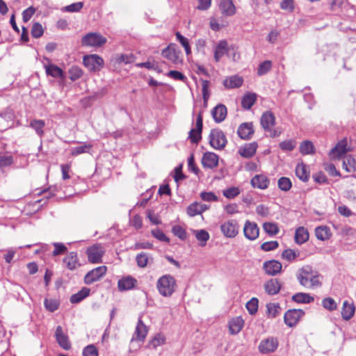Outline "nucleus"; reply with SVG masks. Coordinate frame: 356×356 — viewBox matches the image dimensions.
I'll return each instance as SVG.
<instances>
[{
    "instance_id": "nucleus-15",
    "label": "nucleus",
    "mask_w": 356,
    "mask_h": 356,
    "mask_svg": "<svg viewBox=\"0 0 356 356\" xmlns=\"http://www.w3.org/2000/svg\"><path fill=\"white\" fill-rule=\"evenodd\" d=\"M282 264L276 260H270L265 261L263 265V268L265 273L268 275H275L280 273L282 270Z\"/></svg>"
},
{
    "instance_id": "nucleus-40",
    "label": "nucleus",
    "mask_w": 356,
    "mask_h": 356,
    "mask_svg": "<svg viewBox=\"0 0 356 356\" xmlns=\"http://www.w3.org/2000/svg\"><path fill=\"white\" fill-rule=\"evenodd\" d=\"M343 168L348 172L356 171V159L351 156H347L343 161Z\"/></svg>"
},
{
    "instance_id": "nucleus-43",
    "label": "nucleus",
    "mask_w": 356,
    "mask_h": 356,
    "mask_svg": "<svg viewBox=\"0 0 356 356\" xmlns=\"http://www.w3.org/2000/svg\"><path fill=\"white\" fill-rule=\"evenodd\" d=\"M300 152L302 154H313L315 152L314 146L311 141L305 140L300 145Z\"/></svg>"
},
{
    "instance_id": "nucleus-56",
    "label": "nucleus",
    "mask_w": 356,
    "mask_h": 356,
    "mask_svg": "<svg viewBox=\"0 0 356 356\" xmlns=\"http://www.w3.org/2000/svg\"><path fill=\"white\" fill-rule=\"evenodd\" d=\"M44 30L42 25L38 23H34L31 29V35L35 38H38L43 35Z\"/></svg>"
},
{
    "instance_id": "nucleus-53",
    "label": "nucleus",
    "mask_w": 356,
    "mask_h": 356,
    "mask_svg": "<svg viewBox=\"0 0 356 356\" xmlns=\"http://www.w3.org/2000/svg\"><path fill=\"white\" fill-rule=\"evenodd\" d=\"M258 299L252 298L246 303V309L252 315L254 314L258 310Z\"/></svg>"
},
{
    "instance_id": "nucleus-42",
    "label": "nucleus",
    "mask_w": 356,
    "mask_h": 356,
    "mask_svg": "<svg viewBox=\"0 0 356 356\" xmlns=\"http://www.w3.org/2000/svg\"><path fill=\"white\" fill-rule=\"evenodd\" d=\"M176 38L177 41L181 44V45L184 48L186 54L187 56L191 54V46L189 44V40L188 38H185L179 32H177L175 33Z\"/></svg>"
},
{
    "instance_id": "nucleus-57",
    "label": "nucleus",
    "mask_w": 356,
    "mask_h": 356,
    "mask_svg": "<svg viewBox=\"0 0 356 356\" xmlns=\"http://www.w3.org/2000/svg\"><path fill=\"white\" fill-rule=\"evenodd\" d=\"M279 146L284 151H292L296 146V142L294 140H287L281 142Z\"/></svg>"
},
{
    "instance_id": "nucleus-3",
    "label": "nucleus",
    "mask_w": 356,
    "mask_h": 356,
    "mask_svg": "<svg viewBox=\"0 0 356 356\" xmlns=\"http://www.w3.org/2000/svg\"><path fill=\"white\" fill-rule=\"evenodd\" d=\"M107 40L99 33H89L84 35L81 44L85 47H99L106 42Z\"/></svg>"
},
{
    "instance_id": "nucleus-14",
    "label": "nucleus",
    "mask_w": 356,
    "mask_h": 356,
    "mask_svg": "<svg viewBox=\"0 0 356 356\" xmlns=\"http://www.w3.org/2000/svg\"><path fill=\"white\" fill-rule=\"evenodd\" d=\"M148 333V327L139 318L131 341H144Z\"/></svg>"
},
{
    "instance_id": "nucleus-62",
    "label": "nucleus",
    "mask_w": 356,
    "mask_h": 356,
    "mask_svg": "<svg viewBox=\"0 0 356 356\" xmlns=\"http://www.w3.org/2000/svg\"><path fill=\"white\" fill-rule=\"evenodd\" d=\"M53 245L54 247V250L53 251L54 256L61 254L67 250V247L63 243H54Z\"/></svg>"
},
{
    "instance_id": "nucleus-33",
    "label": "nucleus",
    "mask_w": 356,
    "mask_h": 356,
    "mask_svg": "<svg viewBox=\"0 0 356 356\" xmlns=\"http://www.w3.org/2000/svg\"><path fill=\"white\" fill-rule=\"evenodd\" d=\"M45 122L42 120L33 119L30 122V127L35 130L39 137H42L44 134V127Z\"/></svg>"
},
{
    "instance_id": "nucleus-44",
    "label": "nucleus",
    "mask_w": 356,
    "mask_h": 356,
    "mask_svg": "<svg viewBox=\"0 0 356 356\" xmlns=\"http://www.w3.org/2000/svg\"><path fill=\"white\" fill-rule=\"evenodd\" d=\"M279 188L282 191H289L292 187V183L289 178L286 177H280L277 181Z\"/></svg>"
},
{
    "instance_id": "nucleus-13",
    "label": "nucleus",
    "mask_w": 356,
    "mask_h": 356,
    "mask_svg": "<svg viewBox=\"0 0 356 356\" xmlns=\"http://www.w3.org/2000/svg\"><path fill=\"white\" fill-rule=\"evenodd\" d=\"M349 151L347 147V140L343 139L340 140L334 147H333L330 153L329 156L331 159H339L343 157Z\"/></svg>"
},
{
    "instance_id": "nucleus-39",
    "label": "nucleus",
    "mask_w": 356,
    "mask_h": 356,
    "mask_svg": "<svg viewBox=\"0 0 356 356\" xmlns=\"http://www.w3.org/2000/svg\"><path fill=\"white\" fill-rule=\"evenodd\" d=\"M296 176L303 181H306L309 179V172L307 166L303 163H299L296 168Z\"/></svg>"
},
{
    "instance_id": "nucleus-36",
    "label": "nucleus",
    "mask_w": 356,
    "mask_h": 356,
    "mask_svg": "<svg viewBox=\"0 0 356 356\" xmlns=\"http://www.w3.org/2000/svg\"><path fill=\"white\" fill-rule=\"evenodd\" d=\"M90 289L86 287H83L78 293L73 294L70 297V302L72 304L80 302L84 298H86L90 294Z\"/></svg>"
},
{
    "instance_id": "nucleus-35",
    "label": "nucleus",
    "mask_w": 356,
    "mask_h": 356,
    "mask_svg": "<svg viewBox=\"0 0 356 356\" xmlns=\"http://www.w3.org/2000/svg\"><path fill=\"white\" fill-rule=\"evenodd\" d=\"M243 83V79L238 76H232L224 81V86L227 88L240 87Z\"/></svg>"
},
{
    "instance_id": "nucleus-4",
    "label": "nucleus",
    "mask_w": 356,
    "mask_h": 356,
    "mask_svg": "<svg viewBox=\"0 0 356 356\" xmlns=\"http://www.w3.org/2000/svg\"><path fill=\"white\" fill-rule=\"evenodd\" d=\"M227 143L224 133L218 129L211 131L209 134V143L211 147L216 149H222Z\"/></svg>"
},
{
    "instance_id": "nucleus-8",
    "label": "nucleus",
    "mask_w": 356,
    "mask_h": 356,
    "mask_svg": "<svg viewBox=\"0 0 356 356\" xmlns=\"http://www.w3.org/2000/svg\"><path fill=\"white\" fill-rule=\"evenodd\" d=\"M162 56L170 60L175 64L181 63L182 59L181 58V51L176 49L175 44H170L168 47L165 48L161 53Z\"/></svg>"
},
{
    "instance_id": "nucleus-63",
    "label": "nucleus",
    "mask_w": 356,
    "mask_h": 356,
    "mask_svg": "<svg viewBox=\"0 0 356 356\" xmlns=\"http://www.w3.org/2000/svg\"><path fill=\"white\" fill-rule=\"evenodd\" d=\"M172 232L174 235L178 236L181 239H184L186 237V232L185 229L179 225H175L172 227Z\"/></svg>"
},
{
    "instance_id": "nucleus-45",
    "label": "nucleus",
    "mask_w": 356,
    "mask_h": 356,
    "mask_svg": "<svg viewBox=\"0 0 356 356\" xmlns=\"http://www.w3.org/2000/svg\"><path fill=\"white\" fill-rule=\"evenodd\" d=\"M264 230L270 236L276 235L279 232V228L276 223L264 222L263 224Z\"/></svg>"
},
{
    "instance_id": "nucleus-64",
    "label": "nucleus",
    "mask_w": 356,
    "mask_h": 356,
    "mask_svg": "<svg viewBox=\"0 0 356 356\" xmlns=\"http://www.w3.org/2000/svg\"><path fill=\"white\" fill-rule=\"evenodd\" d=\"M83 356H98V351L94 345H88L83 351Z\"/></svg>"
},
{
    "instance_id": "nucleus-60",
    "label": "nucleus",
    "mask_w": 356,
    "mask_h": 356,
    "mask_svg": "<svg viewBox=\"0 0 356 356\" xmlns=\"http://www.w3.org/2000/svg\"><path fill=\"white\" fill-rule=\"evenodd\" d=\"M240 193V191L236 187L228 188L223 191V195L228 199H232L236 197Z\"/></svg>"
},
{
    "instance_id": "nucleus-48",
    "label": "nucleus",
    "mask_w": 356,
    "mask_h": 356,
    "mask_svg": "<svg viewBox=\"0 0 356 356\" xmlns=\"http://www.w3.org/2000/svg\"><path fill=\"white\" fill-rule=\"evenodd\" d=\"M195 232L196 238L200 242V245L203 247L206 245L207 241L209 239V233L204 230H197Z\"/></svg>"
},
{
    "instance_id": "nucleus-34",
    "label": "nucleus",
    "mask_w": 356,
    "mask_h": 356,
    "mask_svg": "<svg viewBox=\"0 0 356 356\" xmlns=\"http://www.w3.org/2000/svg\"><path fill=\"white\" fill-rule=\"evenodd\" d=\"M315 235L321 241H325L331 236L330 229L327 226H319L315 229Z\"/></svg>"
},
{
    "instance_id": "nucleus-37",
    "label": "nucleus",
    "mask_w": 356,
    "mask_h": 356,
    "mask_svg": "<svg viewBox=\"0 0 356 356\" xmlns=\"http://www.w3.org/2000/svg\"><path fill=\"white\" fill-rule=\"evenodd\" d=\"M257 99L254 93H248L244 95L241 101V105L245 109H250L254 105Z\"/></svg>"
},
{
    "instance_id": "nucleus-12",
    "label": "nucleus",
    "mask_w": 356,
    "mask_h": 356,
    "mask_svg": "<svg viewBox=\"0 0 356 356\" xmlns=\"http://www.w3.org/2000/svg\"><path fill=\"white\" fill-rule=\"evenodd\" d=\"M243 233L246 238L254 241L259 237V228L256 222L246 220L244 224Z\"/></svg>"
},
{
    "instance_id": "nucleus-1",
    "label": "nucleus",
    "mask_w": 356,
    "mask_h": 356,
    "mask_svg": "<svg viewBox=\"0 0 356 356\" xmlns=\"http://www.w3.org/2000/svg\"><path fill=\"white\" fill-rule=\"evenodd\" d=\"M296 277L299 284L307 289H314L322 285L320 275L309 265L299 269Z\"/></svg>"
},
{
    "instance_id": "nucleus-25",
    "label": "nucleus",
    "mask_w": 356,
    "mask_h": 356,
    "mask_svg": "<svg viewBox=\"0 0 356 356\" xmlns=\"http://www.w3.org/2000/svg\"><path fill=\"white\" fill-rule=\"evenodd\" d=\"M219 7L225 15L232 16L236 13V8L232 0H221Z\"/></svg>"
},
{
    "instance_id": "nucleus-18",
    "label": "nucleus",
    "mask_w": 356,
    "mask_h": 356,
    "mask_svg": "<svg viewBox=\"0 0 356 356\" xmlns=\"http://www.w3.org/2000/svg\"><path fill=\"white\" fill-rule=\"evenodd\" d=\"M209 206L198 202H194L191 204L186 209L187 214L191 217L202 214L204 211L208 210Z\"/></svg>"
},
{
    "instance_id": "nucleus-38",
    "label": "nucleus",
    "mask_w": 356,
    "mask_h": 356,
    "mask_svg": "<svg viewBox=\"0 0 356 356\" xmlns=\"http://www.w3.org/2000/svg\"><path fill=\"white\" fill-rule=\"evenodd\" d=\"M292 300L298 303H310L314 298L308 293H297L293 296Z\"/></svg>"
},
{
    "instance_id": "nucleus-17",
    "label": "nucleus",
    "mask_w": 356,
    "mask_h": 356,
    "mask_svg": "<svg viewBox=\"0 0 356 356\" xmlns=\"http://www.w3.org/2000/svg\"><path fill=\"white\" fill-rule=\"evenodd\" d=\"M55 337L59 346L64 350H69L71 348V343L67 334L63 332L60 325L56 327Z\"/></svg>"
},
{
    "instance_id": "nucleus-46",
    "label": "nucleus",
    "mask_w": 356,
    "mask_h": 356,
    "mask_svg": "<svg viewBox=\"0 0 356 356\" xmlns=\"http://www.w3.org/2000/svg\"><path fill=\"white\" fill-rule=\"evenodd\" d=\"M44 305L47 310L50 312H54L58 309L59 301L56 299L45 298Z\"/></svg>"
},
{
    "instance_id": "nucleus-2",
    "label": "nucleus",
    "mask_w": 356,
    "mask_h": 356,
    "mask_svg": "<svg viewBox=\"0 0 356 356\" xmlns=\"http://www.w3.org/2000/svg\"><path fill=\"white\" fill-rule=\"evenodd\" d=\"M177 286L176 280L169 274L162 275L156 282V289L159 294L165 298L172 296Z\"/></svg>"
},
{
    "instance_id": "nucleus-54",
    "label": "nucleus",
    "mask_w": 356,
    "mask_h": 356,
    "mask_svg": "<svg viewBox=\"0 0 356 356\" xmlns=\"http://www.w3.org/2000/svg\"><path fill=\"white\" fill-rule=\"evenodd\" d=\"M137 264L140 268H145L147 266L149 261L148 254L144 252L137 254L136 257Z\"/></svg>"
},
{
    "instance_id": "nucleus-58",
    "label": "nucleus",
    "mask_w": 356,
    "mask_h": 356,
    "mask_svg": "<svg viewBox=\"0 0 356 356\" xmlns=\"http://www.w3.org/2000/svg\"><path fill=\"white\" fill-rule=\"evenodd\" d=\"M13 159L11 155L8 154H0V167H6L11 165Z\"/></svg>"
},
{
    "instance_id": "nucleus-21",
    "label": "nucleus",
    "mask_w": 356,
    "mask_h": 356,
    "mask_svg": "<svg viewBox=\"0 0 356 356\" xmlns=\"http://www.w3.org/2000/svg\"><path fill=\"white\" fill-rule=\"evenodd\" d=\"M270 184L269 179L264 175H257L251 179V184L254 188L266 189Z\"/></svg>"
},
{
    "instance_id": "nucleus-41",
    "label": "nucleus",
    "mask_w": 356,
    "mask_h": 356,
    "mask_svg": "<svg viewBox=\"0 0 356 356\" xmlns=\"http://www.w3.org/2000/svg\"><path fill=\"white\" fill-rule=\"evenodd\" d=\"M267 315L268 318H275L280 314L281 307L278 303H269L266 305Z\"/></svg>"
},
{
    "instance_id": "nucleus-20",
    "label": "nucleus",
    "mask_w": 356,
    "mask_h": 356,
    "mask_svg": "<svg viewBox=\"0 0 356 356\" xmlns=\"http://www.w3.org/2000/svg\"><path fill=\"white\" fill-rule=\"evenodd\" d=\"M63 264H65V267L70 270H74L80 266V264L79 263V259L77 257V254L75 252H70L63 259Z\"/></svg>"
},
{
    "instance_id": "nucleus-51",
    "label": "nucleus",
    "mask_w": 356,
    "mask_h": 356,
    "mask_svg": "<svg viewBox=\"0 0 356 356\" xmlns=\"http://www.w3.org/2000/svg\"><path fill=\"white\" fill-rule=\"evenodd\" d=\"M322 305L323 307L329 310V311H333L335 310L337 307V304L335 302V300L332 298H325L322 300Z\"/></svg>"
},
{
    "instance_id": "nucleus-59",
    "label": "nucleus",
    "mask_w": 356,
    "mask_h": 356,
    "mask_svg": "<svg viewBox=\"0 0 356 356\" xmlns=\"http://www.w3.org/2000/svg\"><path fill=\"white\" fill-rule=\"evenodd\" d=\"M279 243L276 241H267L261 245V249L264 251L268 252L277 249Z\"/></svg>"
},
{
    "instance_id": "nucleus-30",
    "label": "nucleus",
    "mask_w": 356,
    "mask_h": 356,
    "mask_svg": "<svg viewBox=\"0 0 356 356\" xmlns=\"http://www.w3.org/2000/svg\"><path fill=\"white\" fill-rule=\"evenodd\" d=\"M46 74L54 78L64 77V72L61 68L54 64L47 65L44 66Z\"/></svg>"
},
{
    "instance_id": "nucleus-22",
    "label": "nucleus",
    "mask_w": 356,
    "mask_h": 356,
    "mask_svg": "<svg viewBox=\"0 0 356 356\" xmlns=\"http://www.w3.org/2000/svg\"><path fill=\"white\" fill-rule=\"evenodd\" d=\"M275 123V118L270 111L264 112L261 118V124L266 131H270Z\"/></svg>"
},
{
    "instance_id": "nucleus-11",
    "label": "nucleus",
    "mask_w": 356,
    "mask_h": 356,
    "mask_svg": "<svg viewBox=\"0 0 356 356\" xmlns=\"http://www.w3.org/2000/svg\"><path fill=\"white\" fill-rule=\"evenodd\" d=\"M304 314L305 312L302 309H289L284 314V323L289 327H293L297 324Z\"/></svg>"
},
{
    "instance_id": "nucleus-10",
    "label": "nucleus",
    "mask_w": 356,
    "mask_h": 356,
    "mask_svg": "<svg viewBox=\"0 0 356 356\" xmlns=\"http://www.w3.org/2000/svg\"><path fill=\"white\" fill-rule=\"evenodd\" d=\"M83 63L90 71H99L103 66L104 60L100 56L92 54L84 57Z\"/></svg>"
},
{
    "instance_id": "nucleus-50",
    "label": "nucleus",
    "mask_w": 356,
    "mask_h": 356,
    "mask_svg": "<svg viewBox=\"0 0 356 356\" xmlns=\"http://www.w3.org/2000/svg\"><path fill=\"white\" fill-rule=\"evenodd\" d=\"M91 147L92 146L88 144L74 147L71 149V154L73 156H77L83 153L88 152L90 150Z\"/></svg>"
},
{
    "instance_id": "nucleus-6",
    "label": "nucleus",
    "mask_w": 356,
    "mask_h": 356,
    "mask_svg": "<svg viewBox=\"0 0 356 356\" xmlns=\"http://www.w3.org/2000/svg\"><path fill=\"white\" fill-rule=\"evenodd\" d=\"M105 250L100 244H95L87 249L86 253L88 261L92 264L102 262V258Z\"/></svg>"
},
{
    "instance_id": "nucleus-61",
    "label": "nucleus",
    "mask_w": 356,
    "mask_h": 356,
    "mask_svg": "<svg viewBox=\"0 0 356 356\" xmlns=\"http://www.w3.org/2000/svg\"><path fill=\"white\" fill-rule=\"evenodd\" d=\"M200 197L205 202H216L218 200L217 196L213 192H202Z\"/></svg>"
},
{
    "instance_id": "nucleus-31",
    "label": "nucleus",
    "mask_w": 356,
    "mask_h": 356,
    "mask_svg": "<svg viewBox=\"0 0 356 356\" xmlns=\"http://www.w3.org/2000/svg\"><path fill=\"white\" fill-rule=\"evenodd\" d=\"M227 51V42L222 40L219 41L214 50V59L218 62L224 54Z\"/></svg>"
},
{
    "instance_id": "nucleus-19",
    "label": "nucleus",
    "mask_w": 356,
    "mask_h": 356,
    "mask_svg": "<svg viewBox=\"0 0 356 356\" xmlns=\"http://www.w3.org/2000/svg\"><path fill=\"white\" fill-rule=\"evenodd\" d=\"M238 136L244 140H248L254 133L253 126L251 122L243 123L240 125L237 131Z\"/></svg>"
},
{
    "instance_id": "nucleus-55",
    "label": "nucleus",
    "mask_w": 356,
    "mask_h": 356,
    "mask_svg": "<svg viewBox=\"0 0 356 356\" xmlns=\"http://www.w3.org/2000/svg\"><path fill=\"white\" fill-rule=\"evenodd\" d=\"M83 6V3L82 2H76L63 7L62 10L68 13L79 12Z\"/></svg>"
},
{
    "instance_id": "nucleus-32",
    "label": "nucleus",
    "mask_w": 356,
    "mask_h": 356,
    "mask_svg": "<svg viewBox=\"0 0 356 356\" xmlns=\"http://www.w3.org/2000/svg\"><path fill=\"white\" fill-rule=\"evenodd\" d=\"M136 283V280L131 277H127L118 281V289L120 291H127L133 289Z\"/></svg>"
},
{
    "instance_id": "nucleus-49",
    "label": "nucleus",
    "mask_w": 356,
    "mask_h": 356,
    "mask_svg": "<svg viewBox=\"0 0 356 356\" xmlns=\"http://www.w3.org/2000/svg\"><path fill=\"white\" fill-rule=\"evenodd\" d=\"M299 252L298 250L292 249H286L283 251L282 254V258L288 261H291L299 256Z\"/></svg>"
},
{
    "instance_id": "nucleus-27",
    "label": "nucleus",
    "mask_w": 356,
    "mask_h": 356,
    "mask_svg": "<svg viewBox=\"0 0 356 356\" xmlns=\"http://www.w3.org/2000/svg\"><path fill=\"white\" fill-rule=\"evenodd\" d=\"M355 307L353 302L345 300L343 303L341 316L344 320L350 319L355 314Z\"/></svg>"
},
{
    "instance_id": "nucleus-29",
    "label": "nucleus",
    "mask_w": 356,
    "mask_h": 356,
    "mask_svg": "<svg viewBox=\"0 0 356 356\" xmlns=\"http://www.w3.org/2000/svg\"><path fill=\"white\" fill-rule=\"evenodd\" d=\"M309 232L304 227H299L295 232V241L298 244H302L308 241Z\"/></svg>"
},
{
    "instance_id": "nucleus-47",
    "label": "nucleus",
    "mask_w": 356,
    "mask_h": 356,
    "mask_svg": "<svg viewBox=\"0 0 356 356\" xmlns=\"http://www.w3.org/2000/svg\"><path fill=\"white\" fill-rule=\"evenodd\" d=\"M165 340V339L163 335L157 334L152 339V340L149 341L148 347L156 348L158 346L163 344Z\"/></svg>"
},
{
    "instance_id": "nucleus-28",
    "label": "nucleus",
    "mask_w": 356,
    "mask_h": 356,
    "mask_svg": "<svg viewBox=\"0 0 356 356\" xmlns=\"http://www.w3.org/2000/svg\"><path fill=\"white\" fill-rule=\"evenodd\" d=\"M257 144L252 143L245 145L239 149V154L244 158H250L256 153Z\"/></svg>"
},
{
    "instance_id": "nucleus-26",
    "label": "nucleus",
    "mask_w": 356,
    "mask_h": 356,
    "mask_svg": "<svg viewBox=\"0 0 356 356\" xmlns=\"http://www.w3.org/2000/svg\"><path fill=\"white\" fill-rule=\"evenodd\" d=\"M244 321L241 316L232 318L229 322V330L232 334H238L243 327Z\"/></svg>"
},
{
    "instance_id": "nucleus-5",
    "label": "nucleus",
    "mask_w": 356,
    "mask_h": 356,
    "mask_svg": "<svg viewBox=\"0 0 356 356\" xmlns=\"http://www.w3.org/2000/svg\"><path fill=\"white\" fill-rule=\"evenodd\" d=\"M239 225L236 220H229L220 225V231L226 238H234L238 234Z\"/></svg>"
},
{
    "instance_id": "nucleus-23",
    "label": "nucleus",
    "mask_w": 356,
    "mask_h": 356,
    "mask_svg": "<svg viewBox=\"0 0 356 356\" xmlns=\"http://www.w3.org/2000/svg\"><path fill=\"white\" fill-rule=\"evenodd\" d=\"M227 108L223 104H218L211 111L215 122L219 123L222 122L227 116Z\"/></svg>"
},
{
    "instance_id": "nucleus-7",
    "label": "nucleus",
    "mask_w": 356,
    "mask_h": 356,
    "mask_svg": "<svg viewBox=\"0 0 356 356\" xmlns=\"http://www.w3.org/2000/svg\"><path fill=\"white\" fill-rule=\"evenodd\" d=\"M279 342L277 338L270 337L261 341L259 345V350L263 354H268L275 351Z\"/></svg>"
},
{
    "instance_id": "nucleus-24",
    "label": "nucleus",
    "mask_w": 356,
    "mask_h": 356,
    "mask_svg": "<svg viewBox=\"0 0 356 356\" xmlns=\"http://www.w3.org/2000/svg\"><path fill=\"white\" fill-rule=\"evenodd\" d=\"M264 289L268 295H275L280 291L281 284L277 279H270L265 283Z\"/></svg>"
},
{
    "instance_id": "nucleus-52",
    "label": "nucleus",
    "mask_w": 356,
    "mask_h": 356,
    "mask_svg": "<svg viewBox=\"0 0 356 356\" xmlns=\"http://www.w3.org/2000/svg\"><path fill=\"white\" fill-rule=\"evenodd\" d=\"M272 67V63L270 60H265L261 63L258 68L257 74L259 76H262L266 74Z\"/></svg>"
},
{
    "instance_id": "nucleus-16",
    "label": "nucleus",
    "mask_w": 356,
    "mask_h": 356,
    "mask_svg": "<svg viewBox=\"0 0 356 356\" xmlns=\"http://www.w3.org/2000/svg\"><path fill=\"white\" fill-rule=\"evenodd\" d=\"M202 164L205 168H214L218 165V156L213 152H206L202 158Z\"/></svg>"
},
{
    "instance_id": "nucleus-9",
    "label": "nucleus",
    "mask_w": 356,
    "mask_h": 356,
    "mask_svg": "<svg viewBox=\"0 0 356 356\" xmlns=\"http://www.w3.org/2000/svg\"><path fill=\"white\" fill-rule=\"evenodd\" d=\"M107 268L105 266L97 267L89 271L84 277V282L86 284L99 280L106 273Z\"/></svg>"
}]
</instances>
